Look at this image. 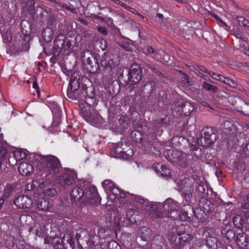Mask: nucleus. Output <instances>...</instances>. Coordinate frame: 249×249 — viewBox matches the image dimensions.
Here are the masks:
<instances>
[{
    "label": "nucleus",
    "instance_id": "nucleus-1",
    "mask_svg": "<svg viewBox=\"0 0 249 249\" xmlns=\"http://www.w3.org/2000/svg\"><path fill=\"white\" fill-rule=\"evenodd\" d=\"M90 80L86 76L79 74V72H73L67 89V95L73 100L84 101L85 105L81 107L80 113L84 119L89 124L96 127H100L104 123L101 116L94 109L97 105L95 97L93 88L91 86Z\"/></svg>",
    "mask_w": 249,
    "mask_h": 249
},
{
    "label": "nucleus",
    "instance_id": "nucleus-2",
    "mask_svg": "<svg viewBox=\"0 0 249 249\" xmlns=\"http://www.w3.org/2000/svg\"><path fill=\"white\" fill-rule=\"evenodd\" d=\"M72 205L81 200V207L87 205H96L100 201V196L95 188H91L86 192L79 187H74L70 193Z\"/></svg>",
    "mask_w": 249,
    "mask_h": 249
},
{
    "label": "nucleus",
    "instance_id": "nucleus-3",
    "mask_svg": "<svg viewBox=\"0 0 249 249\" xmlns=\"http://www.w3.org/2000/svg\"><path fill=\"white\" fill-rule=\"evenodd\" d=\"M192 217L196 218L200 222L204 223L208 220L210 215L216 212V206L210 200L201 198L199 200V207L192 210Z\"/></svg>",
    "mask_w": 249,
    "mask_h": 249
},
{
    "label": "nucleus",
    "instance_id": "nucleus-4",
    "mask_svg": "<svg viewBox=\"0 0 249 249\" xmlns=\"http://www.w3.org/2000/svg\"><path fill=\"white\" fill-rule=\"evenodd\" d=\"M83 70L87 73L95 74L100 70V56L96 53H92L89 50H84L81 54Z\"/></svg>",
    "mask_w": 249,
    "mask_h": 249
},
{
    "label": "nucleus",
    "instance_id": "nucleus-5",
    "mask_svg": "<svg viewBox=\"0 0 249 249\" xmlns=\"http://www.w3.org/2000/svg\"><path fill=\"white\" fill-rule=\"evenodd\" d=\"M40 158L37 167L40 171H43L47 174H57L61 167L59 160L53 156H43L36 155Z\"/></svg>",
    "mask_w": 249,
    "mask_h": 249
},
{
    "label": "nucleus",
    "instance_id": "nucleus-6",
    "mask_svg": "<svg viewBox=\"0 0 249 249\" xmlns=\"http://www.w3.org/2000/svg\"><path fill=\"white\" fill-rule=\"evenodd\" d=\"M75 39L72 37H65L62 34H59L54 41L53 53L54 56L59 54H69L75 44Z\"/></svg>",
    "mask_w": 249,
    "mask_h": 249
},
{
    "label": "nucleus",
    "instance_id": "nucleus-7",
    "mask_svg": "<svg viewBox=\"0 0 249 249\" xmlns=\"http://www.w3.org/2000/svg\"><path fill=\"white\" fill-rule=\"evenodd\" d=\"M120 61L119 56L114 50H108L105 52L100 60V66L105 71L110 73L117 70Z\"/></svg>",
    "mask_w": 249,
    "mask_h": 249
},
{
    "label": "nucleus",
    "instance_id": "nucleus-8",
    "mask_svg": "<svg viewBox=\"0 0 249 249\" xmlns=\"http://www.w3.org/2000/svg\"><path fill=\"white\" fill-rule=\"evenodd\" d=\"M177 190L180 193L183 199L188 203H191L193 199V181L188 178L178 180L177 182Z\"/></svg>",
    "mask_w": 249,
    "mask_h": 249
},
{
    "label": "nucleus",
    "instance_id": "nucleus-9",
    "mask_svg": "<svg viewBox=\"0 0 249 249\" xmlns=\"http://www.w3.org/2000/svg\"><path fill=\"white\" fill-rule=\"evenodd\" d=\"M217 133V131L214 128L205 126L201 131V137L197 139L198 144L203 147L213 145L218 137Z\"/></svg>",
    "mask_w": 249,
    "mask_h": 249
},
{
    "label": "nucleus",
    "instance_id": "nucleus-10",
    "mask_svg": "<svg viewBox=\"0 0 249 249\" xmlns=\"http://www.w3.org/2000/svg\"><path fill=\"white\" fill-rule=\"evenodd\" d=\"M142 69L137 64H132L128 72V80L124 84V87L128 85L129 91H133L137 84L142 80Z\"/></svg>",
    "mask_w": 249,
    "mask_h": 249
},
{
    "label": "nucleus",
    "instance_id": "nucleus-11",
    "mask_svg": "<svg viewBox=\"0 0 249 249\" xmlns=\"http://www.w3.org/2000/svg\"><path fill=\"white\" fill-rule=\"evenodd\" d=\"M163 156L168 161L183 168L187 167L189 165V161L187 160V155L178 150L166 149L163 152Z\"/></svg>",
    "mask_w": 249,
    "mask_h": 249
},
{
    "label": "nucleus",
    "instance_id": "nucleus-12",
    "mask_svg": "<svg viewBox=\"0 0 249 249\" xmlns=\"http://www.w3.org/2000/svg\"><path fill=\"white\" fill-rule=\"evenodd\" d=\"M52 244L54 249H74L75 241L73 236L66 233L62 236L53 237Z\"/></svg>",
    "mask_w": 249,
    "mask_h": 249
},
{
    "label": "nucleus",
    "instance_id": "nucleus-13",
    "mask_svg": "<svg viewBox=\"0 0 249 249\" xmlns=\"http://www.w3.org/2000/svg\"><path fill=\"white\" fill-rule=\"evenodd\" d=\"M193 207L189 205H184L182 211L175 210L165 213V216H167L174 220H178L181 221H189L192 220Z\"/></svg>",
    "mask_w": 249,
    "mask_h": 249
},
{
    "label": "nucleus",
    "instance_id": "nucleus-14",
    "mask_svg": "<svg viewBox=\"0 0 249 249\" xmlns=\"http://www.w3.org/2000/svg\"><path fill=\"white\" fill-rule=\"evenodd\" d=\"M194 110V107L190 103L180 100L172 108V114L174 116H187Z\"/></svg>",
    "mask_w": 249,
    "mask_h": 249
},
{
    "label": "nucleus",
    "instance_id": "nucleus-15",
    "mask_svg": "<svg viewBox=\"0 0 249 249\" xmlns=\"http://www.w3.org/2000/svg\"><path fill=\"white\" fill-rule=\"evenodd\" d=\"M170 240L172 245L177 249H181L188 244L192 239V235L176 234L172 232L170 235Z\"/></svg>",
    "mask_w": 249,
    "mask_h": 249
},
{
    "label": "nucleus",
    "instance_id": "nucleus-16",
    "mask_svg": "<svg viewBox=\"0 0 249 249\" xmlns=\"http://www.w3.org/2000/svg\"><path fill=\"white\" fill-rule=\"evenodd\" d=\"M77 174L73 170H67L56 178V181L60 186L64 187L72 185L75 183Z\"/></svg>",
    "mask_w": 249,
    "mask_h": 249
},
{
    "label": "nucleus",
    "instance_id": "nucleus-17",
    "mask_svg": "<svg viewBox=\"0 0 249 249\" xmlns=\"http://www.w3.org/2000/svg\"><path fill=\"white\" fill-rule=\"evenodd\" d=\"M29 37L22 36L21 35H18L14 40L13 51L15 53L28 51L30 48L29 43Z\"/></svg>",
    "mask_w": 249,
    "mask_h": 249
},
{
    "label": "nucleus",
    "instance_id": "nucleus-18",
    "mask_svg": "<svg viewBox=\"0 0 249 249\" xmlns=\"http://www.w3.org/2000/svg\"><path fill=\"white\" fill-rule=\"evenodd\" d=\"M157 134L155 131L152 133V135L150 134L149 136H147V142L142 140V134L140 130H133L131 133V138L135 142H141L142 145L145 146L148 142L149 147H151L152 143L156 142L157 140Z\"/></svg>",
    "mask_w": 249,
    "mask_h": 249
},
{
    "label": "nucleus",
    "instance_id": "nucleus-19",
    "mask_svg": "<svg viewBox=\"0 0 249 249\" xmlns=\"http://www.w3.org/2000/svg\"><path fill=\"white\" fill-rule=\"evenodd\" d=\"M235 231L231 228V224L223 223L221 228V236L228 243L234 241L236 236Z\"/></svg>",
    "mask_w": 249,
    "mask_h": 249
},
{
    "label": "nucleus",
    "instance_id": "nucleus-20",
    "mask_svg": "<svg viewBox=\"0 0 249 249\" xmlns=\"http://www.w3.org/2000/svg\"><path fill=\"white\" fill-rule=\"evenodd\" d=\"M121 145H122V144L118 143L116 147L111 149L110 155L111 157L123 160L129 159L133 155V151L129 149L128 151H126V152H125L121 150V147H120Z\"/></svg>",
    "mask_w": 249,
    "mask_h": 249
},
{
    "label": "nucleus",
    "instance_id": "nucleus-21",
    "mask_svg": "<svg viewBox=\"0 0 249 249\" xmlns=\"http://www.w3.org/2000/svg\"><path fill=\"white\" fill-rule=\"evenodd\" d=\"M14 204L18 209H30L33 206V199L31 197L22 195L17 197L14 201Z\"/></svg>",
    "mask_w": 249,
    "mask_h": 249
},
{
    "label": "nucleus",
    "instance_id": "nucleus-22",
    "mask_svg": "<svg viewBox=\"0 0 249 249\" xmlns=\"http://www.w3.org/2000/svg\"><path fill=\"white\" fill-rule=\"evenodd\" d=\"M149 211L155 217H162L165 216V212L162 209V205L152 204L149 205Z\"/></svg>",
    "mask_w": 249,
    "mask_h": 249
},
{
    "label": "nucleus",
    "instance_id": "nucleus-23",
    "mask_svg": "<svg viewBox=\"0 0 249 249\" xmlns=\"http://www.w3.org/2000/svg\"><path fill=\"white\" fill-rule=\"evenodd\" d=\"M249 216V212H246L245 216L237 214L232 218V222L235 227L242 229L247 221V217Z\"/></svg>",
    "mask_w": 249,
    "mask_h": 249
},
{
    "label": "nucleus",
    "instance_id": "nucleus-24",
    "mask_svg": "<svg viewBox=\"0 0 249 249\" xmlns=\"http://www.w3.org/2000/svg\"><path fill=\"white\" fill-rule=\"evenodd\" d=\"M179 208L178 203L171 198L166 200L162 205V209L165 213Z\"/></svg>",
    "mask_w": 249,
    "mask_h": 249
},
{
    "label": "nucleus",
    "instance_id": "nucleus-25",
    "mask_svg": "<svg viewBox=\"0 0 249 249\" xmlns=\"http://www.w3.org/2000/svg\"><path fill=\"white\" fill-rule=\"evenodd\" d=\"M36 205L40 211H45L52 206V203L48 198L40 196L36 199Z\"/></svg>",
    "mask_w": 249,
    "mask_h": 249
},
{
    "label": "nucleus",
    "instance_id": "nucleus-26",
    "mask_svg": "<svg viewBox=\"0 0 249 249\" xmlns=\"http://www.w3.org/2000/svg\"><path fill=\"white\" fill-rule=\"evenodd\" d=\"M18 170L19 173L23 176H28L33 173L34 170L32 164L28 162H22L18 166Z\"/></svg>",
    "mask_w": 249,
    "mask_h": 249
},
{
    "label": "nucleus",
    "instance_id": "nucleus-27",
    "mask_svg": "<svg viewBox=\"0 0 249 249\" xmlns=\"http://www.w3.org/2000/svg\"><path fill=\"white\" fill-rule=\"evenodd\" d=\"M59 31L63 36L69 33L72 30V23L68 19L65 20L58 25Z\"/></svg>",
    "mask_w": 249,
    "mask_h": 249
},
{
    "label": "nucleus",
    "instance_id": "nucleus-28",
    "mask_svg": "<svg viewBox=\"0 0 249 249\" xmlns=\"http://www.w3.org/2000/svg\"><path fill=\"white\" fill-rule=\"evenodd\" d=\"M17 187V183L16 182L7 184L3 190V197L7 198L13 196L16 192Z\"/></svg>",
    "mask_w": 249,
    "mask_h": 249
},
{
    "label": "nucleus",
    "instance_id": "nucleus-29",
    "mask_svg": "<svg viewBox=\"0 0 249 249\" xmlns=\"http://www.w3.org/2000/svg\"><path fill=\"white\" fill-rule=\"evenodd\" d=\"M248 239L247 236L242 232L237 233L234 241L240 248H244L247 246Z\"/></svg>",
    "mask_w": 249,
    "mask_h": 249
},
{
    "label": "nucleus",
    "instance_id": "nucleus-30",
    "mask_svg": "<svg viewBox=\"0 0 249 249\" xmlns=\"http://www.w3.org/2000/svg\"><path fill=\"white\" fill-rule=\"evenodd\" d=\"M25 6L28 11V14L33 18L36 13V7L35 8V1L34 0H24Z\"/></svg>",
    "mask_w": 249,
    "mask_h": 249
},
{
    "label": "nucleus",
    "instance_id": "nucleus-31",
    "mask_svg": "<svg viewBox=\"0 0 249 249\" xmlns=\"http://www.w3.org/2000/svg\"><path fill=\"white\" fill-rule=\"evenodd\" d=\"M42 38L46 43H50L53 36V30L50 27L46 28L42 33Z\"/></svg>",
    "mask_w": 249,
    "mask_h": 249
},
{
    "label": "nucleus",
    "instance_id": "nucleus-32",
    "mask_svg": "<svg viewBox=\"0 0 249 249\" xmlns=\"http://www.w3.org/2000/svg\"><path fill=\"white\" fill-rule=\"evenodd\" d=\"M155 88V83L153 81H150L146 82L142 88V92L143 94H148L150 96Z\"/></svg>",
    "mask_w": 249,
    "mask_h": 249
},
{
    "label": "nucleus",
    "instance_id": "nucleus-33",
    "mask_svg": "<svg viewBox=\"0 0 249 249\" xmlns=\"http://www.w3.org/2000/svg\"><path fill=\"white\" fill-rule=\"evenodd\" d=\"M140 236L142 239L145 241H148L151 239L152 234L151 230L142 227L140 230Z\"/></svg>",
    "mask_w": 249,
    "mask_h": 249
},
{
    "label": "nucleus",
    "instance_id": "nucleus-34",
    "mask_svg": "<svg viewBox=\"0 0 249 249\" xmlns=\"http://www.w3.org/2000/svg\"><path fill=\"white\" fill-rule=\"evenodd\" d=\"M156 167V171L157 173L160 174V176L162 177H168L170 175V170L165 165H160L159 164Z\"/></svg>",
    "mask_w": 249,
    "mask_h": 249
},
{
    "label": "nucleus",
    "instance_id": "nucleus-35",
    "mask_svg": "<svg viewBox=\"0 0 249 249\" xmlns=\"http://www.w3.org/2000/svg\"><path fill=\"white\" fill-rule=\"evenodd\" d=\"M100 248L101 249H121V247L114 241L107 242L105 244H101Z\"/></svg>",
    "mask_w": 249,
    "mask_h": 249
},
{
    "label": "nucleus",
    "instance_id": "nucleus-36",
    "mask_svg": "<svg viewBox=\"0 0 249 249\" xmlns=\"http://www.w3.org/2000/svg\"><path fill=\"white\" fill-rule=\"evenodd\" d=\"M128 197L129 198L132 199L137 202L140 203L141 204H145L148 206L149 201L147 199L144 198L141 196H137L133 194H128Z\"/></svg>",
    "mask_w": 249,
    "mask_h": 249
},
{
    "label": "nucleus",
    "instance_id": "nucleus-37",
    "mask_svg": "<svg viewBox=\"0 0 249 249\" xmlns=\"http://www.w3.org/2000/svg\"><path fill=\"white\" fill-rule=\"evenodd\" d=\"M155 121L157 125L160 124L163 126H166L169 124L170 117L168 115H164L163 117L156 119Z\"/></svg>",
    "mask_w": 249,
    "mask_h": 249
},
{
    "label": "nucleus",
    "instance_id": "nucleus-38",
    "mask_svg": "<svg viewBox=\"0 0 249 249\" xmlns=\"http://www.w3.org/2000/svg\"><path fill=\"white\" fill-rule=\"evenodd\" d=\"M157 98L160 102L163 104H167L169 102L167 100V95L163 90H160L157 94Z\"/></svg>",
    "mask_w": 249,
    "mask_h": 249
},
{
    "label": "nucleus",
    "instance_id": "nucleus-39",
    "mask_svg": "<svg viewBox=\"0 0 249 249\" xmlns=\"http://www.w3.org/2000/svg\"><path fill=\"white\" fill-rule=\"evenodd\" d=\"M120 83L122 86H124V85H123V84L120 81L119 82L118 80H114L112 81L109 85V88H112V89L113 93H117L119 91L120 89Z\"/></svg>",
    "mask_w": 249,
    "mask_h": 249
},
{
    "label": "nucleus",
    "instance_id": "nucleus-40",
    "mask_svg": "<svg viewBox=\"0 0 249 249\" xmlns=\"http://www.w3.org/2000/svg\"><path fill=\"white\" fill-rule=\"evenodd\" d=\"M43 194L44 195V197L46 198H47V197H52L56 195L57 191L55 189L53 188H49L45 189L43 191Z\"/></svg>",
    "mask_w": 249,
    "mask_h": 249
},
{
    "label": "nucleus",
    "instance_id": "nucleus-41",
    "mask_svg": "<svg viewBox=\"0 0 249 249\" xmlns=\"http://www.w3.org/2000/svg\"><path fill=\"white\" fill-rule=\"evenodd\" d=\"M203 88L206 90L215 92L218 90V88L210 84L207 82H204L202 85Z\"/></svg>",
    "mask_w": 249,
    "mask_h": 249
},
{
    "label": "nucleus",
    "instance_id": "nucleus-42",
    "mask_svg": "<svg viewBox=\"0 0 249 249\" xmlns=\"http://www.w3.org/2000/svg\"><path fill=\"white\" fill-rule=\"evenodd\" d=\"M3 41L5 43H8L11 41L12 39V32L11 30H7L2 35Z\"/></svg>",
    "mask_w": 249,
    "mask_h": 249
},
{
    "label": "nucleus",
    "instance_id": "nucleus-43",
    "mask_svg": "<svg viewBox=\"0 0 249 249\" xmlns=\"http://www.w3.org/2000/svg\"><path fill=\"white\" fill-rule=\"evenodd\" d=\"M18 249H30L33 247L30 246L28 243L24 241L19 240L17 244Z\"/></svg>",
    "mask_w": 249,
    "mask_h": 249
},
{
    "label": "nucleus",
    "instance_id": "nucleus-44",
    "mask_svg": "<svg viewBox=\"0 0 249 249\" xmlns=\"http://www.w3.org/2000/svg\"><path fill=\"white\" fill-rule=\"evenodd\" d=\"M176 234L185 235L186 234L185 233V226L183 224L177 225L176 226Z\"/></svg>",
    "mask_w": 249,
    "mask_h": 249
},
{
    "label": "nucleus",
    "instance_id": "nucleus-45",
    "mask_svg": "<svg viewBox=\"0 0 249 249\" xmlns=\"http://www.w3.org/2000/svg\"><path fill=\"white\" fill-rule=\"evenodd\" d=\"M120 190L121 189L118 187H115L114 185L113 187H112L109 190L112 194L110 195V196H114V199H115L116 198H118V195H119Z\"/></svg>",
    "mask_w": 249,
    "mask_h": 249
},
{
    "label": "nucleus",
    "instance_id": "nucleus-46",
    "mask_svg": "<svg viewBox=\"0 0 249 249\" xmlns=\"http://www.w3.org/2000/svg\"><path fill=\"white\" fill-rule=\"evenodd\" d=\"M179 72L183 75L181 78V82L186 85H190L189 77L181 71H179Z\"/></svg>",
    "mask_w": 249,
    "mask_h": 249
},
{
    "label": "nucleus",
    "instance_id": "nucleus-47",
    "mask_svg": "<svg viewBox=\"0 0 249 249\" xmlns=\"http://www.w3.org/2000/svg\"><path fill=\"white\" fill-rule=\"evenodd\" d=\"M236 19L239 24H242L245 27L249 26V21L243 16H237Z\"/></svg>",
    "mask_w": 249,
    "mask_h": 249
},
{
    "label": "nucleus",
    "instance_id": "nucleus-48",
    "mask_svg": "<svg viewBox=\"0 0 249 249\" xmlns=\"http://www.w3.org/2000/svg\"><path fill=\"white\" fill-rule=\"evenodd\" d=\"M102 184L104 188L106 189L109 190L112 187H113V185H114V183L109 180H105Z\"/></svg>",
    "mask_w": 249,
    "mask_h": 249
},
{
    "label": "nucleus",
    "instance_id": "nucleus-49",
    "mask_svg": "<svg viewBox=\"0 0 249 249\" xmlns=\"http://www.w3.org/2000/svg\"><path fill=\"white\" fill-rule=\"evenodd\" d=\"M225 84L231 88H235L237 86V84L236 82H234V81L229 78H226V80H225Z\"/></svg>",
    "mask_w": 249,
    "mask_h": 249
},
{
    "label": "nucleus",
    "instance_id": "nucleus-50",
    "mask_svg": "<svg viewBox=\"0 0 249 249\" xmlns=\"http://www.w3.org/2000/svg\"><path fill=\"white\" fill-rule=\"evenodd\" d=\"M136 216L137 215H135V216H133L132 217H126V224H128L129 225H131V224H137V223L138 222V221L136 219Z\"/></svg>",
    "mask_w": 249,
    "mask_h": 249
},
{
    "label": "nucleus",
    "instance_id": "nucleus-51",
    "mask_svg": "<svg viewBox=\"0 0 249 249\" xmlns=\"http://www.w3.org/2000/svg\"><path fill=\"white\" fill-rule=\"evenodd\" d=\"M119 46L127 51H131L132 50V46L130 43H120Z\"/></svg>",
    "mask_w": 249,
    "mask_h": 249
},
{
    "label": "nucleus",
    "instance_id": "nucleus-52",
    "mask_svg": "<svg viewBox=\"0 0 249 249\" xmlns=\"http://www.w3.org/2000/svg\"><path fill=\"white\" fill-rule=\"evenodd\" d=\"M136 213H138V212L135 209H129L126 212V217L137 215Z\"/></svg>",
    "mask_w": 249,
    "mask_h": 249
},
{
    "label": "nucleus",
    "instance_id": "nucleus-53",
    "mask_svg": "<svg viewBox=\"0 0 249 249\" xmlns=\"http://www.w3.org/2000/svg\"><path fill=\"white\" fill-rule=\"evenodd\" d=\"M196 189L197 191L200 194H203L205 193V188H204L202 182L198 183Z\"/></svg>",
    "mask_w": 249,
    "mask_h": 249
},
{
    "label": "nucleus",
    "instance_id": "nucleus-54",
    "mask_svg": "<svg viewBox=\"0 0 249 249\" xmlns=\"http://www.w3.org/2000/svg\"><path fill=\"white\" fill-rule=\"evenodd\" d=\"M210 15L217 21L223 24L224 26H227V24L224 21H223L217 15L214 13H211Z\"/></svg>",
    "mask_w": 249,
    "mask_h": 249
},
{
    "label": "nucleus",
    "instance_id": "nucleus-55",
    "mask_svg": "<svg viewBox=\"0 0 249 249\" xmlns=\"http://www.w3.org/2000/svg\"><path fill=\"white\" fill-rule=\"evenodd\" d=\"M26 25L28 26L29 28H30L31 26L30 25V23L27 21L23 20L21 22L20 26H21V30L23 32H24V31H25V33H27L28 32V31L24 29L23 28V26L26 27Z\"/></svg>",
    "mask_w": 249,
    "mask_h": 249
},
{
    "label": "nucleus",
    "instance_id": "nucleus-56",
    "mask_svg": "<svg viewBox=\"0 0 249 249\" xmlns=\"http://www.w3.org/2000/svg\"><path fill=\"white\" fill-rule=\"evenodd\" d=\"M97 30L99 33H100L101 34H102L106 36L107 35L108 32H107V29L105 27L98 26Z\"/></svg>",
    "mask_w": 249,
    "mask_h": 249
},
{
    "label": "nucleus",
    "instance_id": "nucleus-57",
    "mask_svg": "<svg viewBox=\"0 0 249 249\" xmlns=\"http://www.w3.org/2000/svg\"><path fill=\"white\" fill-rule=\"evenodd\" d=\"M152 72L154 73L157 76H159L161 80L165 77L164 75L161 71H159L156 68L154 69V71Z\"/></svg>",
    "mask_w": 249,
    "mask_h": 249
},
{
    "label": "nucleus",
    "instance_id": "nucleus-58",
    "mask_svg": "<svg viewBox=\"0 0 249 249\" xmlns=\"http://www.w3.org/2000/svg\"><path fill=\"white\" fill-rule=\"evenodd\" d=\"M36 185L34 184V182L28 183L26 185V190L28 191H31L35 190Z\"/></svg>",
    "mask_w": 249,
    "mask_h": 249
},
{
    "label": "nucleus",
    "instance_id": "nucleus-59",
    "mask_svg": "<svg viewBox=\"0 0 249 249\" xmlns=\"http://www.w3.org/2000/svg\"><path fill=\"white\" fill-rule=\"evenodd\" d=\"M69 203V199L67 197H65L61 199V205L62 206H63V207L67 206Z\"/></svg>",
    "mask_w": 249,
    "mask_h": 249
},
{
    "label": "nucleus",
    "instance_id": "nucleus-60",
    "mask_svg": "<svg viewBox=\"0 0 249 249\" xmlns=\"http://www.w3.org/2000/svg\"><path fill=\"white\" fill-rule=\"evenodd\" d=\"M62 6L63 7V8H64L70 11L72 13H76V10L75 8H71L67 4H65L64 3L62 5Z\"/></svg>",
    "mask_w": 249,
    "mask_h": 249
},
{
    "label": "nucleus",
    "instance_id": "nucleus-61",
    "mask_svg": "<svg viewBox=\"0 0 249 249\" xmlns=\"http://www.w3.org/2000/svg\"><path fill=\"white\" fill-rule=\"evenodd\" d=\"M132 125H133V126L135 128H141L142 126V124H141V123L139 121H137V120H135L134 121H133V122L132 123Z\"/></svg>",
    "mask_w": 249,
    "mask_h": 249
},
{
    "label": "nucleus",
    "instance_id": "nucleus-62",
    "mask_svg": "<svg viewBox=\"0 0 249 249\" xmlns=\"http://www.w3.org/2000/svg\"><path fill=\"white\" fill-rule=\"evenodd\" d=\"M213 243V239L211 237H209V238L207 239L206 241V244L207 246L210 249H212L213 248V245H212V243Z\"/></svg>",
    "mask_w": 249,
    "mask_h": 249
},
{
    "label": "nucleus",
    "instance_id": "nucleus-63",
    "mask_svg": "<svg viewBox=\"0 0 249 249\" xmlns=\"http://www.w3.org/2000/svg\"><path fill=\"white\" fill-rule=\"evenodd\" d=\"M232 35H234L235 36H236L238 38H240V39L243 38V35L240 32L234 31L233 33L232 34Z\"/></svg>",
    "mask_w": 249,
    "mask_h": 249
},
{
    "label": "nucleus",
    "instance_id": "nucleus-64",
    "mask_svg": "<svg viewBox=\"0 0 249 249\" xmlns=\"http://www.w3.org/2000/svg\"><path fill=\"white\" fill-rule=\"evenodd\" d=\"M128 11H129L130 12L133 13L134 14H136V15H138L139 16H140L141 17H142V18H144V17L143 16H142V15H141L140 14H139L138 13V12L134 8H132V7H129L128 9Z\"/></svg>",
    "mask_w": 249,
    "mask_h": 249
}]
</instances>
